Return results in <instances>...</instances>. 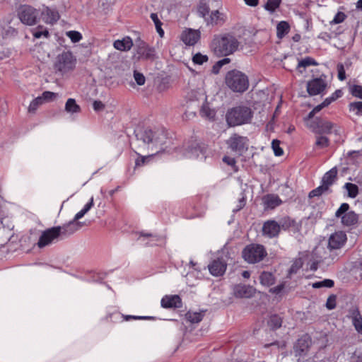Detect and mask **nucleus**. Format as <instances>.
<instances>
[{"label":"nucleus","mask_w":362,"mask_h":362,"mask_svg":"<svg viewBox=\"0 0 362 362\" xmlns=\"http://www.w3.org/2000/svg\"><path fill=\"white\" fill-rule=\"evenodd\" d=\"M303 262L301 258L296 259L291 264L288 274L290 275L297 273V272L303 267Z\"/></svg>","instance_id":"nucleus-46"},{"label":"nucleus","mask_w":362,"mask_h":362,"mask_svg":"<svg viewBox=\"0 0 362 362\" xmlns=\"http://www.w3.org/2000/svg\"><path fill=\"white\" fill-rule=\"evenodd\" d=\"M185 316L187 320L190 322L198 323L202 320L204 314L202 313L188 311Z\"/></svg>","instance_id":"nucleus-35"},{"label":"nucleus","mask_w":362,"mask_h":362,"mask_svg":"<svg viewBox=\"0 0 362 362\" xmlns=\"http://www.w3.org/2000/svg\"><path fill=\"white\" fill-rule=\"evenodd\" d=\"M281 325L282 318L279 315L274 314L270 316L268 320V325L272 329L276 330L280 328Z\"/></svg>","instance_id":"nucleus-31"},{"label":"nucleus","mask_w":362,"mask_h":362,"mask_svg":"<svg viewBox=\"0 0 362 362\" xmlns=\"http://www.w3.org/2000/svg\"><path fill=\"white\" fill-rule=\"evenodd\" d=\"M83 226V223L82 222H80L74 218L67 223L61 226H56V228H59V236L67 237L78 230Z\"/></svg>","instance_id":"nucleus-16"},{"label":"nucleus","mask_w":362,"mask_h":362,"mask_svg":"<svg viewBox=\"0 0 362 362\" xmlns=\"http://www.w3.org/2000/svg\"><path fill=\"white\" fill-rule=\"evenodd\" d=\"M311 345L310 337L308 334L302 336L298 339L294 346V352L296 356H303L307 354Z\"/></svg>","instance_id":"nucleus-18"},{"label":"nucleus","mask_w":362,"mask_h":362,"mask_svg":"<svg viewBox=\"0 0 362 362\" xmlns=\"http://www.w3.org/2000/svg\"><path fill=\"white\" fill-rule=\"evenodd\" d=\"M337 72H338V79L341 81H343L346 79V73L344 66L341 63H339L337 66Z\"/></svg>","instance_id":"nucleus-53"},{"label":"nucleus","mask_w":362,"mask_h":362,"mask_svg":"<svg viewBox=\"0 0 362 362\" xmlns=\"http://www.w3.org/2000/svg\"><path fill=\"white\" fill-rule=\"evenodd\" d=\"M272 147L276 156H281L284 154L283 149L280 147V142L278 140H273Z\"/></svg>","instance_id":"nucleus-50"},{"label":"nucleus","mask_w":362,"mask_h":362,"mask_svg":"<svg viewBox=\"0 0 362 362\" xmlns=\"http://www.w3.org/2000/svg\"><path fill=\"white\" fill-rule=\"evenodd\" d=\"M133 45L132 39L129 36H126L121 40H116L113 42L114 48L121 52L130 50Z\"/></svg>","instance_id":"nucleus-24"},{"label":"nucleus","mask_w":362,"mask_h":362,"mask_svg":"<svg viewBox=\"0 0 362 362\" xmlns=\"http://www.w3.org/2000/svg\"><path fill=\"white\" fill-rule=\"evenodd\" d=\"M58 94L51 91H45L42 94V101H52L54 100Z\"/></svg>","instance_id":"nucleus-52"},{"label":"nucleus","mask_w":362,"mask_h":362,"mask_svg":"<svg viewBox=\"0 0 362 362\" xmlns=\"http://www.w3.org/2000/svg\"><path fill=\"white\" fill-rule=\"evenodd\" d=\"M282 0H267L264 4L265 10L271 13H274L277 8L279 7Z\"/></svg>","instance_id":"nucleus-42"},{"label":"nucleus","mask_w":362,"mask_h":362,"mask_svg":"<svg viewBox=\"0 0 362 362\" xmlns=\"http://www.w3.org/2000/svg\"><path fill=\"white\" fill-rule=\"evenodd\" d=\"M227 264L223 258L214 259L209 265L208 269L210 274L214 276H220L224 274Z\"/></svg>","instance_id":"nucleus-21"},{"label":"nucleus","mask_w":362,"mask_h":362,"mask_svg":"<svg viewBox=\"0 0 362 362\" xmlns=\"http://www.w3.org/2000/svg\"><path fill=\"white\" fill-rule=\"evenodd\" d=\"M33 36L35 39H40L42 37L48 38L49 37V33L48 30L42 25H39L37 28L33 32Z\"/></svg>","instance_id":"nucleus-39"},{"label":"nucleus","mask_w":362,"mask_h":362,"mask_svg":"<svg viewBox=\"0 0 362 362\" xmlns=\"http://www.w3.org/2000/svg\"><path fill=\"white\" fill-rule=\"evenodd\" d=\"M230 62V59L229 58H227L226 57H224L223 59L217 62V66H219V67H222L223 65L229 64Z\"/></svg>","instance_id":"nucleus-64"},{"label":"nucleus","mask_w":362,"mask_h":362,"mask_svg":"<svg viewBox=\"0 0 362 362\" xmlns=\"http://www.w3.org/2000/svg\"><path fill=\"white\" fill-rule=\"evenodd\" d=\"M336 299L337 297L335 295H331L328 297L326 302V308L328 310H333L336 307Z\"/></svg>","instance_id":"nucleus-54"},{"label":"nucleus","mask_w":362,"mask_h":362,"mask_svg":"<svg viewBox=\"0 0 362 362\" xmlns=\"http://www.w3.org/2000/svg\"><path fill=\"white\" fill-rule=\"evenodd\" d=\"M43 103L42 98L39 96L33 99L28 107L29 112H35L37 107Z\"/></svg>","instance_id":"nucleus-47"},{"label":"nucleus","mask_w":362,"mask_h":362,"mask_svg":"<svg viewBox=\"0 0 362 362\" xmlns=\"http://www.w3.org/2000/svg\"><path fill=\"white\" fill-rule=\"evenodd\" d=\"M223 161L224 163H226L227 165H230V166H235V164H236V160L233 157H230V156H224L223 158Z\"/></svg>","instance_id":"nucleus-57"},{"label":"nucleus","mask_w":362,"mask_h":362,"mask_svg":"<svg viewBox=\"0 0 362 362\" xmlns=\"http://www.w3.org/2000/svg\"><path fill=\"white\" fill-rule=\"evenodd\" d=\"M327 76L322 75L319 78H315L307 83V91L310 95L324 94L327 86Z\"/></svg>","instance_id":"nucleus-11"},{"label":"nucleus","mask_w":362,"mask_h":362,"mask_svg":"<svg viewBox=\"0 0 362 362\" xmlns=\"http://www.w3.org/2000/svg\"><path fill=\"white\" fill-rule=\"evenodd\" d=\"M279 226H280V230L283 229L284 230H288L295 224V221L291 219L289 217H284L279 221Z\"/></svg>","instance_id":"nucleus-43"},{"label":"nucleus","mask_w":362,"mask_h":362,"mask_svg":"<svg viewBox=\"0 0 362 362\" xmlns=\"http://www.w3.org/2000/svg\"><path fill=\"white\" fill-rule=\"evenodd\" d=\"M253 117L251 108L245 105H240L228 110L226 119L230 127H235L250 123Z\"/></svg>","instance_id":"nucleus-3"},{"label":"nucleus","mask_w":362,"mask_h":362,"mask_svg":"<svg viewBox=\"0 0 362 362\" xmlns=\"http://www.w3.org/2000/svg\"><path fill=\"white\" fill-rule=\"evenodd\" d=\"M245 203H246V199L244 197H243L242 198H240L239 199L238 205L233 211L234 212H237V211H240L245 206Z\"/></svg>","instance_id":"nucleus-58"},{"label":"nucleus","mask_w":362,"mask_h":362,"mask_svg":"<svg viewBox=\"0 0 362 362\" xmlns=\"http://www.w3.org/2000/svg\"><path fill=\"white\" fill-rule=\"evenodd\" d=\"M316 113L313 110L308 113V116L305 118V122L306 126L308 127V123L310 121H313L315 117H314Z\"/></svg>","instance_id":"nucleus-62"},{"label":"nucleus","mask_w":362,"mask_h":362,"mask_svg":"<svg viewBox=\"0 0 362 362\" xmlns=\"http://www.w3.org/2000/svg\"><path fill=\"white\" fill-rule=\"evenodd\" d=\"M290 30L289 24L284 21L279 22L276 26V35L279 39L283 38Z\"/></svg>","instance_id":"nucleus-29"},{"label":"nucleus","mask_w":362,"mask_h":362,"mask_svg":"<svg viewBox=\"0 0 362 362\" xmlns=\"http://www.w3.org/2000/svg\"><path fill=\"white\" fill-rule=\"evenodd\" d=\"M200 113L202 117H205L209 119H214L216 115L214 110L206 106L202 107Z\"/></svg>","instance_id":"nucleus-51"},{"label":"nucleus","mask_w":362,"mask_h":362,"mask_svg":"<svg viewBox=\"0 0 362 362\" xmlns=\"http://www.w3.org/2000/svg\"><path fill=\"white\" fill-rule=\"evenodd\" d=\"M349 110L358 116H362V102H353L349 104Z\"/></svg>","instance_id":"nucleus-44"},{"label":"nucleus","mask_w":362,"mask_h":362,"mask_svg":"<svg viewBox=\"0 0 362 362\" xmlns=\"http://www.w3.org/2000/svg\"><path fill=\"white\" fill-rule=\"evenodd\" d=\"M209 57L206 54H202L200 52L195 54L192 57V62L194 64L202 65L204 63L208 62Z\"/></svg>","instance_id":"nucleus-45"},{"label":"nucleus","mask_w":362,"mask_h":362,"mask_svg":"<svg viewBox=\"0 0 362 362\" xmlns=\"http://www.w3.org/2000/svg\"><path fill=\"white\" fill-rule=\"evenodd\" d=\"M16 14L20 22L27 26H34L40 21V9L30 4H20L16 8Z\"/></svg>","instance_id":"nucleus-4"},{"label":"nucleus","mask_w":362,"mask_h":362,"mask_svg":"<svg viewBox=\"0 0 362 362\" xmlns=\"http://www.w3.org/2000/svg\"><path fill=\"white\" fill-rule=\"evenodd\" d=\"M350 93L353 96L362 99V86L353 85L350 87Z\"/></svg>","instance_id":"nucleus-49"},{"label":"nucleus","mask_w":362,"mask_h":362,"mask_svg":"<svg viewBox=\"0 0 362 362\" xmlns=\"http://www.w3.org/2000/svg\"><path fill=\"white\" fill-rule=\"evenodd\" d=\"M330 144L329 139L327 136L319 134L316 136L314 148H325Z\"/></svg>","instance_id":"nucleus-30"},{"label":"nucleus","mask_w":362,"mask_h":362,"mask_svg":"<svg viewBox=\"0 0 362 362\" xmlns=\"http://www.w3.org/2000/svg\"><path fill=\"white\" fill-rule=\"evenodd\" d=\"M259 281L262 285L268 287L274 284L275 277L272 272H263L259 276Z\"/></svg>","instance_id":"nucleus-27"},{"label":"nucleus","mask_w":362,"mask_h":362,"mask_svg":"<svg viewBox=\"0 0 362 362\" xmlns=\"http://www.w3.org/2000/svg\"><path fill=\"white\" fill-rule=\"evenodd\" d=\"M308 128L316 134H329L334 133L336 135L340 134V127L329 120L315 117L308 123Z\"/></svg>","instance_id":"nucleus-6"},{"label":"nucleus","mask_w":362,"mask_h":362,"mask_svg":"<svg viewBox=\"0 0 362 362\" xmlns=\"http://www.w3.org/2000/svg\"><path fill=\"white\" fill-rule=\"evenodd\" d=\"M345 18H346V15L344 13L338 12L335 15L334 19L331 21V23H335V24L340 23L344 21Z\"/></svg>","instance_id":"nucleus-56"},{"label":"nucleus","mask_w":362,"mask_h":362,"mask_svg":"<svg viewBox=\"0 0 362 362\" xmlns=\"http://www.w3.org/2000/svg\"><path fill=\"white\" fill-rule=\"evenodd\" d=\"M93 197H92L90 199L89 202L84 205L83 208L75 215V219H77L78 221L79 219L83 218L93 206Z\"/></svg>","instance_id":"nucleus-36"},{"label":"nucleus","mask_w":362,"mask_h":362,"mask_svg":"<svg viewBox=\"0 0 362 362\" xmlns=\"http://www.w3.org/2000/svg\"><path fill=\"white\" fill-rule=\"evenodd\" d=\"M200 39V32L191 28L184 30L181 35L182 41L187 45H194Z\"/></svg>","instance_id":"nucleus-22"},{"label":"nucleus","mask_w":362,"mask_h":362,"mask_svg":"<svg viewBox=\"0 0 362 362\" xmlns=\"http://www.w3.org/2000/svg\"><path fill=\"white\" fill-rule=\"evenodd\" d=\"M337 97H334V95L329 97V98H326L321 104L322 105V106L325 107H327L332 102H333L335 99H336Z\"/></svg>","instance_id":"nucleus-63"},{"label":"nucleus","mask_w":362,"mask_h":362,"mask_svg":"<svg viewBox=\"0 0 362 362\" xmlns=\"http://www.w3.org/2000/svg\"><path fill=\"white\" fill-rule=\"evenodd\" d=\"M264 203L267 208L274 209L281 204V200L276 195L269 194L264 198Z\"/></svg>","instance_id":"nucleus-26"},{"label":"nucleus","mask_w":362,"mask_h":362,"mask_svg":"<svg viewBox=\"0 0 362 362\" xmlns=\"http://www.w3.org/2000/svg\"><path fill=\"white\" fill-rule=\"evenodd\" d=\"M122 317L124 320L128 321L130 320H143V319H148L150 318L149 317L146 316H137V315H122Z\"/></svg>","instance_id":"nucleus-59"},{"label":"nucleus","mask_w":362,"mask_h":362,"mask_svg":"<svg viewBox=\"0 0 362 362\" xmlns=\"http://www.w3.org/2000/svg\"><path fill=\"white\" fill-rule=\"evenodd\" d=\"M317 64V63L316 62V61L314 59H313L310 57H307L298 62L297 68L299 69V71L302 73L303 71L300 70V68H306L307 66H312V65L315 66Z\"/></svg>","instance_id":"nucleus-38"},{"label":"nucleus","mask_w":362,"mask_h":362,"mask_svg":"<svg viewBox=\"0 0 362 362\" xmlns=\"http://www.w3.org/2000/svg\"><path fill=\"white\" fill-rule=\"evenodd\" d=\"M226 20V16L223 13L220 12L218 10H214L209 11L204 18V21L206 26H215L223 24Z\"/></svg>","instance_id":"nucleus-17"},{"label":"nucleus","mask_w":362,"mask_h":362,"mask_svg":"<svg viewBox=\"0 0 362 362\" xmlns=\"http://www.w3.org/2000/svg\"><path fill=\"white\" fill-rule=\"evenodd\" d=\"M280 233V226L278 222L274 220H269L264 223L262 226L263 235L269 238H274L279 235Z\"/></svg>","instance_id":"nucleus-20"},{"label":"nucleus","mask_w":362,"mask_h":362,"mask_svg":"<svg viewBox=\"0 0 362 362\" xmlns=\"http://www.w3.org/2000/svg\"><path fill=\"white\" fill-rule=\"evenodd\" d=\"M93 107L94 110L100 111L105 107V105L101 101L95 100L93 103Z\"/></svg>","instance_id":"nucleus-61"},{"label":"nucleus","mask_w":362,"mask_h":362,"mask_svg":"<svg viewBox=\"0 0 362 362\" xmlns=\"http://www.w3.org/2000/svg\"><path fill=\"white\" fill-rule=\"evenodd\" d=\"M234 296L236 298H252L256 293V289L250 285L245 284H237L233 286V288Z\"/></svg>","instance_id":"nucleus-19"},{"label":"nucleus","mask_w":362,"mask_h":362,"mask_svg":"<svg viewBox=\"0 0 362 362\" xmlns=\"http://www.w3.org/2000/svg\"><path fill=\"white\" fill-rule=\"evenodd\" d=\"M331 192V189H329L327 187H326L321 183V185L319 187H316L315 189L311 190L309 192L308 197L313 198L315 197H320L325 193H330Z\"/></svg>","instance_id":"nucleus-33"},{"label":"nucleus","mask_w":362,"mask_h":362,"mask_svg":"<svg viewBox=\"0 0 362 362\" xmlns=\"http://www.w3.org/2000/svg\"><path fill=\"white\" fill-rule=\"evenodd\" d=\"M267 255L264 247L259 244H250L242 252L245 261L250 264H255L262 261Z\"/></svg>","instance_id":"nucleus-7"},{"label":"nucleus","mask_w":362,"mask_h":362,"mask_svg":"<svg viewBox=\"0 0 362 362\" xmlns=\"http://www.w3.org/2000/svg\"><path fill=\"white\" fill-rule=\"evenodd\" d=\"M210 11V7L209 4L205 0H200L197 6V13L199 17L204 18Z\"/></svg>","instance_id":"nucleus-28"},{"label":"nucleus","mask_w":362,"mask_h":362,"mask_svg":"<svg viewBox=\"0 0 362 362\" xmlns=\"http://www.w3.org/2000/svg\"><path fill=\"white\" fill-rule=\"evenodd\" d=\"M228 148L239 156L243 155L249 148V139L238 134H233L226 141Z\"/></svg>","instance_id":"nucleus-8"},{"label":"nucleus","mask_w":362,"mask_h":362,"mask_svg":"<svg viewBox=\"0 0 362 362\" xmlns=\"http://www.w3.org/2000/svg\"><path fill=\"white\" fill-rule=\"evenodd\" d=\"M225 82L226 86L234 92L243 93L249 87L247 76L237 69H233L226 74Z\"/></svg>","instance_id":"nucleus-5"},{"label":"nucleus","mask_w":362,"mask_h":362,"mask_svg":"<svg viewBox=\"0 0 362 362\" xmlns=\"http://www.w3.org/2000/svg\"><path fill=\"white\" fill-rule=\"evenodd\" d=\"M344 188L348 192V196L351 198H355L358 194V187L356 184L347 182L344 185Z\"/></svg>","instance_id":"nucleus-40"},{"label":"nucleus","mask_w":362,"mask_h":362,"mask_svg":"<svg viewBox=\"0 0 362 362\" xmlns=\"http://www.w3.org/2000/svg\"><path fill=\"white\" fill-rule=\"evenodd\" d=\"M136 52L139 57L147 60H154L156 57V49L149 46L145 42L139 40L136 42Z\"/></svg>","instance_id":"nucleus-15"},{"label":"nucleus","mask_w":362,"mask_h":362,"mask_svg":"<svg viewBox=\"0 0 362 362\" xmlns=\"http://www.w3.org/2000/svg\"><path fill=\"white\" fill-rule=\"evenodd\" d=\"M347 240L346 234L343 231L332 233L328 240V249L330 252L340 250Z\"/></svg>","instance_id":"nucleus-13"},{"label":"nucleus","mask_w":362,"mask_h":362,"mask_svg":"<svg viewBox=\"0 0 362 362\" xmlns=\"http://www.w3.org/2000/svg\"><path fill=\"white\" fill-rule=\"evenodd\" d=\"M352 322L356 331L362 334V317L358 310L353 313Z\"/></svg>","instance_id":"nucleus-34"},{"label":"nucleus","mask_w":362,"mask_h":362,"mask_svg":"<svg viewBox=\"0 0 362 362\" xmlns=\"http://www.w3.org/2000/svg\"><path fill=\"white\" fill-rule=\"evenodd\" d=\"M334 281L332 279H324L320 281H316L312 284V287L313 288H332L334 286Z\"/></svg>","instance_id":"nucleus-41"},{"label":"nucleus","mask_w":362,"mask_h":362,"mask_svg":"<svg viewBox=\"0 0 362 362\" xmlns=\"http://www.w3.org/2000/svg\"><path fill=\"white\" fill-rule=\"evenodd\" d=\"M67 37L70 38L72 42H78L82 39V35L78 31L70 30L66 33Z\"/></svg>","instance_id":"nucleus-48"},{"label":"nucleus","mask_w":362,"mask_h":362,"mask_svg":"<svg viewBox=\"0 0 362 362\" xmlns=\"http://www.w3.org/2000/svg\"><path fill=\"white\" fill-rule=\"evenodd\" d=\"M41 18L45 23L53 25L59 20L60 15L56 8L43 5L42 9H40Z\"/></svg>","instance_id":"nucleus-14"},{"label":"nucleus","mask_w":362,"mask_h":362,"mask_svg":"<svg viewBox=\"0 0 362 362\" xmlns=\"http://www.w3.org/2000/svg\"><path fill=\"white\" fill-rule=\"evenodd\" d=\"M134 78L139 86H142L145 83L146 79L143 74L134 71Z\"/></svg>","instance_id":"nucleus-55"},{"label":"nucleus","mask_w":362,"mask_h":362,"mask_svg":"<svg viewBox=\"0 0 362 362\" xmlns=\"http://www.w3.org/2000/svg\"><path fill=\"white\" fill-rule=\"evenodd\" d=\"M239 41L230 33L215 35L210 44L212 52L218 57H228L235 52Z\"/></svg>","instance_id":"nucleus-2"},{"label":"nucleus","mask_w":362,"mask_h":362,"mask_svg":"<svg viewBox=\"0 0 362 362\" xmlns=\"http://www.w3.org/2000/svg\"><path fill=\"white\" fill-rule=\"evenodd\" d=\"M76 59L70 52H64L59 54L54 64L55 69L65 74L75 68Z\"/></svg>","instance_id":"nucleus-9"},{"label":"nucleus","mask_w":362,"mask_h":362,"mask_svg":"<svg viewBox=\"0 0 362 362\" xmlns=\"http://www.w3.org/2000/svg\"><path fill=\"white\" fill-rule=\"evenodd\" d=\"M164 308H180L182 305V299L177 295L165 296L160 301Z\"/></svg>","instance_id":"nucleus-23"},{"label":"nucleus","mask_w":362,"mask_h":362,"mask_svg":"<svg viewBox=\"0 0 362 362\" xmlns=\"http://www.w3.org/2000/svg\"><path fill=\"white\" fill-rule=\"evenodd\" d=\"M150 17H151V20L153 21V22L154 23L156 31L158 33V35H160V37H163L164 30L162 28L163 23L158 18V14L156 13H151Z\"/></svg>","instance_id":"nucleus-37"},{"label":"nucleus","mask_w":362,"mask_h":362,"mask_svg":"<svg viewBox=\"0 0 362 362\" xmlns=\"http://www.w3.org/2000/svg\"><path fill=\"white\" fill-rule=\"evenodd\" d=\"M65 110L69 113H78L81 111V107L76 104L75 99L69 98L65 104Z\"/></svg>","instance_id":"nucleus-32"},{"label":"nucleus","mask_w":362,"mask_h":362,"mask_svg":"<svg viewBox=\"0 0 362 362\" xmlns=\"http://www.w3.org/2000/svg\"><path fill=\"white\" fill-rule=\"evenodd\" d=\"M337 171L335 168H332L327 171L322 177L321 183L330 189L337 177Z\"/></svg>","instance_id":"nucleus-25"},{"label":"nucleus","mask_w":362,"mask_h":362,"mask_svg":"<svg viewBox=\"0 0 362 362\" xmlns=\"http://www.w3.org/2000/svg\"><path fill=\"white\" fill-rule=\"evenodd\" d=\"M284 288V284H281L275 287L270 288L269 291L274 294H279L283 291Z\"/></svg>","instance_id":"nucleus-60"},{"label":"nucleus","mask_w":362,"mask_h":362,"mask_svg":"<svg viewBox=\"0 0 362 362\" xmlns=\"http://www.w3.org/2000/svg\"><path fill=\"white\" fill-rule=\"evenodd\" d=\"M136 141L141 148L152 151L147 156L139 154L135 160L136 167L142 166L148 163L150 160L160 152L165 151L170 142L167 137L165 132L163 129H151L148 127H138L134 130Z\"/></svg>","instance_id":"nucleus-1"},{"label":"nucleus","mask_w":362,"mask_h":362,"mask_svg":"<svg viewBox=\"0 0 362 362\" xmlns=\"http://www.w3.org/2000/svg\"><path fill=\"white\" fill-rule=\"evenodd\" d=\"M349 205L343 203L335 213V216L341 218V223L345 226H351L357 223L358 216L353 211H349Z\"/></svg>","instance_id":"nucleus-10"},{"label":"nucleus","mask_w":362,"mask_h":362,"mask_svg":"<svg viewBox=\"0 0 362 362\" xmlns=\"http://www.w3.org/2000/svg\"><path fill=\"white\" fill-rule=\"evenodd\" d=\"M59 228H56V226L44 230L39 238L37 246L42 248L54 243L59 237Z\"/></svg>","instance_id":"nucleus-12"}]
</instances>
